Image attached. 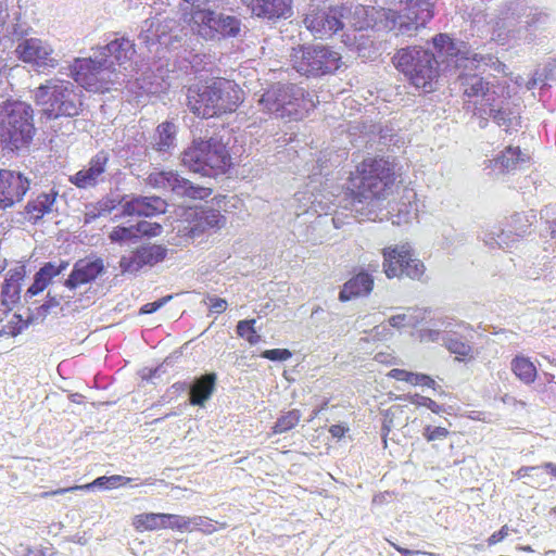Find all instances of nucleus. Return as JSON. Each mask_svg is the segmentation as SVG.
Returning a JSON list of instances; mask_svg holds the SVG:
<instances>
[{"label":"nucleus","instance_id":"11","mask_svg":"<svg viewBox=\"0 0 556 556\" xmlns=\"http://www.w3.org/2000/svg\"><path fill=\"white\" fill-rule=\"evenodd\" d=\"M383 271L389 279L408 277L420 279L425 274V265L414 257L412 248L406 244L387 247L382 250Z\"/></svg>","mask_w":556,"mask_h":556},{"label":"nucleus","instance_id":"30","mask_svg":"<svg viewBox=\"0 0 556 556\" xmlns=\"http://www.w3.org/2000/svg\"><path fill=\"white\" fill-rule=\"evenodd\" d=\"M387 377L396 381L406 382L414 387H427L432 390H435L438 387L435 380L431 376L421 372L408 371L406 369L393 368L387 374Z\"/></svg>","mask_w":556,"mask_h":556},{"label":"nucleus","instance_id":"54","mask_svg":"<svg viewBox=\"0 0 556 556\" xmlns=\"http://www.w3.org/2000/svg\"><path fill=\"white\" fill-rule=\"evenodd\" d=\"M56 551L53 546L39 547V548H28L25 556H54Z\"/></svg>","mask_w":556,"mask_h":556},{"label":"nucleus","instance_id":"14","mask_svg":"<svg viewBox=\"0 0 556 556\" xmlns=\"http://www.w3.org/2000/svg\"><path fill=\"white\" fill-rule=\"evenodd\" d=\"M203 521L200 518H190L176 514L166 513H143L132 518V527L137 532L174 530L179 532H190L194 528L191 523L200 526Z\"/></svg>","mask_w":556,"mask_h":556},{"label":"nucleus","instance_id":"24","mask_svg":"<svg viewBox=\"0 0 556 556\" xmlns=\"http://www.w3.org/2000/svg\"><path fill=\"white\" fill-rule=\"evenodd\" d=\"M187 104L190 111L203 118H211L216 116L214 111L211 83L205 85H193L188 88Z\"/></svg>","mask_w":556,"mask_h":556},{"label":"nucleus","instance_id":"60","mask_svg":"<svg viewBox=\"0 0 556 556\" xmlns=\"http://www.w3.org/2000/svg\"><path fill=\"white\" fill-rule=\"evenodd\" d=\"M203 522L198 526L195 523H191V526H194L197 529H201L205 533H212L215 531V528L212 523L205 522L201 517H199Z\"/></svg>","mask_w":556,"mask_h":556},{"label":"nucleus","instance_id":"57","mask_svg":"<svg viewBox=\"0 0 556 556\" xmlns=\"http://www.w3.org/2000/svg\"><path fill=\"white\" fill-rule=\"evenodd\" d=\"M490 115L493 118V121L498 125H504L508 119L506 112L501 109L491 110Z\"/></svg>","mask_w":556,"mask_h":556},{"label":"nucleus","instance_id":"19","mask_svg":"<svg viewBox=\"0 0 556 556\" xmlns=\"http://www.w3.org/2000/svg\"><path fill=\"white\" fill-rule=\"evenodd\" d=\"M531 224L525 214H515L506 223L505 228H497L490 231L485 236V243L492 248L498 247L505 249L509 247L510 242L516 241L518 238L523 237Z\"/></svg>","mask_w":556,"mask_h":556},{"label":"nucleus","instance_id":"7","mask_svg":"<svg viewBox=\"0 0 556 556\" xmlns=\"http://www.w3.org/2000/svg\"><path fill=\"white\" fill-rule=\"evenodd\" d=\"M182 163L190 170L205 176L224 174L231 166V156L220 140H194L182 153Z\"/></svg>","mask_w":556,"mask_h":556},{"label":"nucleus","instance_id":"43","mask_svg":"<svg viewBox=\"0 0 556 556\" xmlns=\"http://www.w3.org/2000/svg\"><path fill=\"white\" fill-rule=\"evenodd\" d=\"M422 435L428 442H433L446 439L450 435V431L445 427L426 426Z\"/></svg>","mask_w":556,"mask_h":556},{"label":"nucleus","instance_id":"18","mask_svg":"<svg viewBox=\"0 0 556 556\" xmlns=\"http://www.w3.org/2000/svg\"><path fill=\"white\" fill-rule=\"evenodd\" d=\"M30 188V181L22 173L0 169V211L23 201Z\"/></svg>","mask_w":556,"mask_h":556},{"label":"nucleus","instance_id":"3","mask_svg":"<svg viewBox=\"0 0 556 556\" xmlns=\"http://www.w3.org/2000/svg\"><path fill=\"white\" fill-rule=\"evenodd\" d=\"M258 105L264 113L286 121L303 119L314 106L304 88L280 83L264 91Z\"/></svg>","mask_w":556,"mask_h":556},{"label":"nucleus","instance_id":"26","mask_svg":"<svg viewBox=\"0 0 556 556\" xmlns=\"http://www.w3.org/2000/svg\"><path fill=\"white\" fill-rule=\"evenodd\" d=\"M103 262L97 260H79L75 263L74 268L65 281V286L75 289L94 280L103 271Z\"/></svg>","mask_w":556,"mask_h":556},{"label":"nucleus","instance_id":"51","mask_svg":"<svg viewBox=\"0 0 556 556\" xmlns=\"http://www.w3.org/2000/svg\"><path fill=\"white\" fill-rule=\"evenodd\" d=\"M227 301L222 298L210 299V311L215 314H222L227 309Z\"/></svg>","mask_w":556,"mask_h":556},{"label":"nucleus","instance_id":"21","mask_svg":"<svg viewBox=\"0 0 556 556\" xmlns=\"http://www.w3.org/2000/svg\"><path fill=\"white\" fill-rule=\"evenodd\" d=\"M109 160L108 152L99 151L90 159L87 166L70 176L68 181L79 189L96 187L100 181H103Z\"/></svg>","mask_w":556,"mask_h":556},{"label":"nucleus","instance_id":"45","mask_svg":"<svg viewBox=\"0 0 556 556\" xmlns=\"http://www.w3.org/2000/svg\"><path fill=\"white\" fill-rule=\"evenodd\" d=\"M68 266V262L61 261L59 266H55L53 263H46L40 269V275L46 276L52 280L53 277L60 275L66 267Z\"/></svg>","mask_w":556,"mask_h":556},{"label":"nucleus","instance_id":"4","mask_svg":"<svg viewBox=\"0 0 556 556\" xmlns=\"http://www.w3.org/2000/svg\"><path fill=\"white\" fill-rule=\"evenodd\" d=\"M35 102L47 119L74 117L83 109L81 93L65 79L50 78L35 91Z\"/></svg>","mask_w":556,"mask_h":556},{"label":"nucleus","instance_id":"52","mask_svg":"<svg viewBox=\"0 0 556 556\" xmlns=\"http://www.w3.org/2000/svg\"><path fill=\"white\" fill-rule=\"evenodd\" d=\"M509 534V528L507 525H504L498 531L492 533L488 539V544L490 546L497 544L503 541Z\"/></svg>","mask_w":556,"mask_h":556},{"label":"nucleus","instance_id":"53","mask_svg":"<svg viewBox=\"0 0 556 556\" xmlns=\"http://www.w3.org/2000/svg\"><path fill=\"white\" fill-rule=\"evenodd\" d=\"M440 338V331L433 329H424L419 332L420 342H437Z\"/></svg>","mask_w":556,"mask_h":556},{"label":"nucleus","instance_id":"61","mask_svg":"<svg viewBox=\"0 0 556 556\" xmlns=\"http://www.w3.org/2000/svg\"><path fill=\"white\" fill-rule=\"evenodd\" d=\"M541 468L556 479V464L546 462L541 465Z\"/></svg>","mask_w":556,"mask_h":556},{"label":"nucleus","instance_id":"41","mask_svg":"<svg viewBox=\"0 0 556 556\" xmlns=\"http://www.w3.org/2000/svg\"><path fill=\"white\" fill-rule=\"evenodd\" d=\"M131 481V478L114 475L111 477H99L92 483H88L89 488L97 486H105L108 489L124 486Z\"/></svg>","mask_w":556,"mask_h":556},{"label":"nucleus","instance_id":"49","mask_svg":"<svg viewBox=\"0 0 556 556\" xmlns=\"http://www.w3.org/2000/svg\"><path fill=\"white\" fill-rule=\"evenodd\" d=\"M432 43L439 51L444 50L446 47H450V48L454 47V42H453L452 38L447 34H443V33L435 35L432 38Z\"/></svg>","mask_w":556,"mask_h":556},{"label":"nucleus","instance_id":"29","mask_svg":"<svg viewBox=\"0 0 556 556\" xmlns=\"http://www.w3.org/2000/svg\"><path fill=\"white\" fill-rule=\"evenodd\" d=\"M216 375L205 374L198 378L190 388L189 401L192 405L203 406L216 386Z\"/></svg>","mask_w":556,"mask_h":556},{"label":"nucleus","instance_id":"9","mask_svg":"<svg viewBox=\"0 0 556 556\" xmlns=\"http://www.w3.org/2000/svg\"><path fill=\"white\" fill-rule=\"evenodd\" d=\"M191 30L205 40H220L237 37L241 31V21L233 15L216 13L204 7L187 18Z\"/></svg>","mask_w":556,"mask_h":556},{"label":"nucleus","instance_id":"35","mask_svg":"<svg viewBox=\"0 0 556 556\" xmlns=\"http://www.w3.org/2000/svg\"><path fill=\"white\" fill-rule=\"evenodd\" d=\"M25 276V267L18 266L13 269H10L7 274V278L4 280V283L2 286V295L5 299L7 295L13 291V298L17 295L18 293V285L23 280Z\"/></svg>","mask_w":556,"mask_h":556},{"label":"nucleus","instance_id":"23","mask_svg":"<svg viewBox=\"0 0 556 556\" xmlns=\"http://www.w3.org/2000/svg\"><path fill=\"white\" fill-rule=\"evenodd\" d=\"M251 14L258 18L277 21L292 15V0H242Z\"/></svg>","mask_w":556,"mask_h":556},{"label":"nucleus","instance_id":"1","mask_svg":"<svg viewBox=\"0 0 556 556\" xmlns=\"http://www.w3.org/2000/svg\"><path fill=\"white\" fill-rule=\"evenodd\" d=\"M404 8L400 11L386 8L364 7L355 8L351 24L356 30L368 28L397 29L406 34L424 27L434 16L431 0H395Z\"/></svg>","mask_w":556,"mask_h":556},{"label":"nucleus","instance_id":"55","mask_svg":"<svg viewBox=\"0 0 556 556\" xmlns=\"http://www.w3.org/2000/svg\"><path fill=\"white\" fill-rule=\"evenodd\" d=\"M170 299V296H167V298H163L159 301H155V302H151V303H147L144 304L141 308H140V312L142 314H151V313H154L156 312L160 307H162L166 301Z\"/></svg>","mask_w":556,"mask_h":556},{"label":"nucleus","instance_id":"16","mask_svg":"<svg viewBox=\"0 0 556 556\" xmlns=\"http://www.w3.org/2000/svg\"><path fill=\"white\" fill-rule=\"evenodd\" d=\"M182 220L187 223L185 229L191 238L199 237L206 231H216L226 225V217L212 207H187L182 213Z\"/></svg>","mask_w":556,"mask_h":556},{"label":"nucleus","instance_id":"39","mask_svg":"<svg viewBox=\"0 0 556 556\" xmlns=\"http://www.w3.org/2000/svg\"><path fill=\"white\" fill-rule=\"evenodd\" d=\"M415 311L408 308L406 313L397 314L389 318V324L393 328L403 329L406 327H416L418 317L414 315Z\"/></svg>","mask_w":556,"mask_h":556},{"label":"nucleus","instance_id":"17","mask_svg":"<svg viewBox=\"0 0 556 556\" xmlns=\"http://www.w3.org/2000/svg\"><path fill=\"white\" fill-rule=\"evenodd\" d=\"M211 90L216 116L235 112L243 102V91L233 81L225 78L211 80Z\"/></svg>","mask_w":556,"mask_h":556},{"label":"nucleus","instance_id":"50","mask_svg":"<svg viewBox=\"0 0 556 556\" xmlns=\"http://www.w3.org/2000/svg\"><path fill=\"white\" fill-rule=\"evenodd\" d=\"M84 489H89V485H74V486H70V488H61V489H56V490H52V491H47V492H42L40 494V497L48 498L50 496L62 495V494H65L68 492H73L76 490H84Z\"/></svg>","mask_w":556,"mask_h":556},{"label":"nucleus","instance_id":"40","mask_svg":"<svg viewBox=\"0 0 556 556\" xmlns=\"http://www.w3.org/2000/svg\"><path fill=\"white\" fill-rule=\"evenodd\" d=\"M138 238L136 225L130 227L116 226L109 233L111 242L123 243Z\"/></svg>","mask_w":556,"mask_h":556},{"label":"nucleus","instance_id":"47","mask_svg":"<svg viewBox=\"0 0 556 556\" xmlns=\"http://www.w3.org/2000/svg\"><path fill=\"white\" fill-rule=\"evenodd\" d=\"M50 281H51V279H49L46 276H41L40 271L38 270L35 275L34 282L28 288V293H30L31 295H36V294L42 292L48 287Z\"/></svg>","mask_w":556,"mask_h":556},{"label":"nucleus","instance_id":"10","mask_svg":"<svg viewBox=\"0 0 556 556\" xmlns=\"http://www.w3.org/2000/svg\"><path fill=\"white\" fill-rule=\"evenodd\" d=\"M108 59L76 58L70 65L73 80L89 92L105 93L114 85V71L106 65Z\"/></svg>","mask_w":556,"mask_h":556},{"label":"nucleus","instance_id":"22","mask_svg":"<svg viewBox=\"0 0 556 556\" xmlns=\"http://www.w3.org/2000/svg\"><path fill=\"white\" fill-rule=\"evenodd\" d=\"M102 59H108L106 65L116 74V65L119 67L130 63L136 54V46L132 40L127 37L111 40L104 47L98 48Z\"/></svg>","mask_w":556,"mask_h":556},{"label":"nucleus","instance_id":"32","mask_svg":"<svg viewBox=\"0 0 556 556\" xmlns=\"http://www.w3.org/2000/svg\"><path fill=\"white\" fill-rule=\"evenodd\" d=\"M510 367L516 377L526 384L534 382L538 371L536 367L530 361V358L525 356H516L511 361Z\"/></svg>","mask_w":556,"mask_h":556},{"label":"nucleus","instance_id":"31","mask_svg":"<svg viewBox=\"0 0 556 556\" xmlns=\"http://www.w3.org/2000/svg\"><path fill=\"white\" fill-rule=\"evenodd\" d=\"M444 346L455 355L458 362H470L475 358V350L468 340L455 334L444 339Z\"/></svg>","mask_w":556,"mask_h":556},{"label":"nucleus","instance_id":"46","mask_svg":"<svg viewBox=\"0 0 556 556\" xmlns=\"http://www.w3.org/2000/svg\"><path fill=\"white\" fill-rule=\"evenodd\" d=\"M292 356V353L288 349H271L265 350L262 353V357L269 361H287Z\"/></svg>","mask_w":556,"mask_h":556},{"label":"nucleus","instance_id":"28","mask_svg":"<svg viewBox=\"0 0 556 556\" xmlns=\"http://www.w3.org/2000/svg\"><path fill=\"white\" fill-rule=\"evenodd\" d=\"M56 198L58 191L52 189L49 193H40L35 199L28 201L24 208L26 219L33 223L40 220L52 211Z\"/></svg>","mask_w":556,"mask_h":556},{"label":"nucleus","instance_id":"33","mask_svg":"<svg viewBox=\"0 0 556 556\" xmlns=\"http://www.w3.org/2000/svg\"><path fill=\"white\" fill-rule=\"evenodd\" d=\"M527 160L528 157L522 155L520 148L507 147L494 162L503 172H510L517 169L519 163L526 162Z\"/></svg>","mask_w":556,"mask_h":556},{"label":"nucleus","instance_id":"5","mask_svg":"<svg viewBox=\"0 0 556 556\" xmlns=\"http://www.w3.org/2000/svg\"><path fill=\"white\" fill-rule=\"evenodd\" d=\"M35 132L33 109L29 104L7 100L0 105V143L3 149L16 151L28 147Z\"/></svg>","mask_w":556,"mask_h":556},{"label":"nucleus","instance_id":"2","mask_svg":"<svg viewBox=\"0 0 556 556\" xmlns=\"http://www.w3.org/2000/svg\"><path fill=\"white\" fill-rule=\"evenodd\" d=\"M396 178L395 165L391 161L382 156H369L350 173L348 194L359 203L383 201L392 193Z\"/></svg>","mask_w":556,"mask_h":556},{"label":"nucleus","instance_id":"6","mask_svg":"<svg viewBox=\"0 0 556 556\" xmlns=\"http://www.w3.org/2000/svg\"><path fill=\"white\" fill-rule=\"evenodd\" d=\"M392 63L413 86L426 91L433 89V84L440 76L439 62L434 53L420 46L399 49L392 58Z\"/></svg>","mask_w":556,"mask_h":556},{"label":"nucleus","instance_id":"13","mask_svg":"<svg viewBox=\"0 0 556 556\" xmlns=\"http://www.w3.org/2000/svg\"><path fill=\"white\" fill-rule=\"evenodd\" d=\"M146 181L154 189L169 190L179 197L194 200H204L213 193L211 188L194 186L173 170H153L148 175Z\"/></svg>","mask_w":556,"mask_h":556},{"label":"nucleus","instance_id":"42","mask_svg":"<svg viewBox=\"0 0 556 556\" xmlns=\"http://www.w3.org/2000/svg\"><path fill=\"white\" fill-rule=\"evenodd\" d=\"M409 402L416 406H424L430 409L434 414H441L443 407L438 404L434 400L428 396L420 395L418 393L409 396Z\"/></svg>","mask_w":556,"mask_h":556},{"label":"nucleus","instance_id":"48","mask_svg":"<svg viewBox=\"0 0 556 556\" xmlns=\"http://www.w3.org/2000/svg\"><path fill=\"white\" fill-rule=\"evenodd\" d=\"M374 361L386 366L396 365L400 362L393 352H378L375 354Z\"/></svg>","mask_w":556,"mask_h":556},{"label":"nucleus","instance_id":"62","mask_svg":"<svg viewBox=\"0 0 556 556\" xmlns=\"http://www.w3.org/2000/svg\"><path fill=\"white\" fill-rule=\"evenodd\" d=\"M113 207H114V205H111V206L105 205V208H103V211L110 212Z\"/></svg>","mask_w":556,"mask_h":556},{"label":"nucleus","instance_id":"38","mask_svg":"<svg viewBox=\"0 0 556 556\" xmlns=\"http://www.w3.org/2000/svg\"><path fill=\"white\" fill-rule=\"evenodd\" d=\"M489 90V84L484 81L482 77L479 76H471L469 81L466 83V88L464 93L469 97H485L486 92Z\"/></svg>","mask_w":556,"mask_h":556},{"label":"nucleus","instance_id":"20","mask_svg":"<svg viewBox=\"0 0 556 556\" xmlns=\"http://www.w3.org/2000/svg\"><path fill=\"white\" fill-rule=\"evenodd\" d=\"M167 250L157 244L141 247L130 255L123 256L119 261V268L123 273L136 274L144 266H154L165 260Z\"/></svg>","mask_w":556,"mask_h":556},{"label":"nucleus","instance_id":"15","mask_svg":"<svg viewBox=\"0 0 556 556\" xmlns=\"http://www.w3.org/2000/svg\"><path fill=\"white\" fill-rule=\"evenodd\" d=\"M15 53L24 63L30 64L39 73L50 72L59 65L52 46L36 37L26 38L18 42Z\"/></svg>","mask_w":556,"mask_h":556},{"label":"nucleus","instance_id":"44","mask_svg":"<svg viewBox=\"0 0 556 556\" xmlns=\"http://www.w3.org/2000/svg\"><path fill=\"white\" fill-rule=\"evenodd\" d=\"M137 236L155 237L162 232V226L157 223L139 222L136 225Z\"/></svg>","mask_w":556,"mask_h":556},{"label":"nucleus","instance_id":"58","mask_svg":"<svg viewBox=\"0 0 556 556\" xmlns=\"http://www.w3.org/2000/svg\"><path fill=\"white\" fill-rule=\"evenodd\" d=\"M349 431V428L344 427L343 425H332L329 428V433L337 439H342L345 433Z\"/></svg>","mask_w":556,"mask_h":556},{"label":"nucleus","instance_id":"34","mask_svg":"<svg viewBox=\"0 0 556 556\" xmlns=\"http://www.w3.org/2000/svg\"><path fill=\"white\" fill-rule=\"evenodd\" d=\"M301 417L302 414L299 409H291L283 413L273 426L271 432L274 434H280L292 430L299 425Z\"/></svg>","mask_w":556,"mask_h":556},{"label":"nucleus","instance_id":"36","mask_svg":"<svg viewBox=\"0 0 556 556\" xmlns=\"http://www.w3.org/2000/svg\"><path fill=\"white\" fill-rule=\"evenodd\" d=\"M255 324L256 320L254 318L240 320L237 324V334L247 340L251 345H255L261 341V336L255 329Z\"/></svg>","mask_w":556,"mask_h":556},{"label":"nucleus","instance_id":"27","mask_svg":"<svg viewBox=\"0 0 556 556\" xmlns=\"http://www.w3.org/2000/svg\"><path fill=\"white\" fill-rule=\"evenodd\" d=\"M374 278L367 271H359L350 278L339 293V300L346 302L356 298L368 295L374 289Z\"/></svg>","mask_w":556,"mask_h":556},{"label":"nucleus","instance_id":"37","mask_svg":"<svg viewBox=\"0 0 556 556\" xmlns=\"http://www.w3.org/2000/svg\"><path fill=\"white\" fill-rule=\"evenodd\" d=\"M157 134L160 137L159 150L168 149L174 143L176 127L172 122H163L157 126Z\"/></svg>","mask_w":556,"mask_h":556},{"label":"nucleus","instance_id":"56","mask_svg":"<svg viewBox=\"0 0 556 556\" xmlns=\"http://www.w3.org/2000/svg\"><path fill=\"white\" fill-rule=\"evenodd\" d=\"M390 545L395 549L400 554H402L403 556H410L413 554H425V555H429V556H439L438 554H434V553H430V552H421V551H410L408 548H405V547H402L400 545H397L396 543L394 542H389Z\"/></svg>","mask_w":556,"mask_h":556},{"label":"nucleus","instance_id":"25","mask_svg":"<svg viewBox=\"0 0 556 556\" xmlns=\"http://www.w3.org/2000/svg\"><path fill=\"white\" fill-rule=\"evenodd\" d=\"M165 210L166 202L160 197H134L123 203L122 215L152 217Z\"/></svg>","mask_w":556,"mask_h":556},{"label":"nucleus","instance_id":"59","mask_svg":"<svg viewBox=\"0 0 556 556\" xmlns=\"http://www.w3.org/2000/svg\"><path fill=\"white\" fill-rule=\"evenodd\" d=\"M539 469H542L541 466H523L517 470L516 475L518 478H525Z\"/></svg>","mask_w":556,"mask_h":556},{"label":"nucleus","instance_id":"8","mask_svg":"<svg viewBox=\"0 0 556 556\" xmlns=\"http://www.w3.org/2000/svg\"><path fill=\"white\" fill-rule=\"evenodd\" d=\"M290 61L298 73L307 77L334 74L344 64L341 54L327 45L292 48Z\"/></svg>","mask_w":556,"mask_h":556},{"label":"nucleus","instance_id":"12","mask_svg":"<svg viewBox=\"0 0 556 556\" xmlns=\"http://www.w3.org/2000/svg\"><path fill=\"white\" fill-rule=\"evenodd\" d=\"M350 12L344 5L319 8L312 5L304 17L306 28L320 39L330 38L344 26L343 18Z\"/></svg>","mask_w":556,"mask_h":556}]
</instances>
